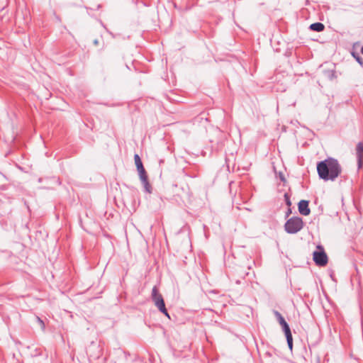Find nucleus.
I'll list each match as a JSON object with an SVG mask.
<instances>
[{"label": "nucleus", "mask_w": 363, "mask_h": 363, "mask_svg": "<svg viewBox=\"0 0 363 363\" xmlns=\"http://www.w3.org/2000/svg\"><path fill=\"white\" fill-rule=\"evenodd\" d=\"M134 160L137 169L144 167L141 159L138 154L134 155Z\"/></svg>", "instance_id": "nucleus-9"}, {"label": "nucleus", "mask_w": 363, "mask_h": 363, "mask_svg": "<svg viewBox=\"0 0 363 363\" xmlns=\"http://www.w3.org/2000/svg\"><path fill=\"white\" fill-rule=\"evenodd\" d=\"M278 322L281 325L283 331H285L286 330H288L290 328L289 324L286 323V321L285 320L284 317L282 318H279Z\"/></svg>", "instance_id": "nucleus-10"}, {"label": "nucleus", "mask_w": 363, "mask_h": 363, "mask_svg": "<svg viewBox=\"0 0 363 363\" xmlns=\"http://www.w3.org/2000/svg\"><path fill=\"white\" fill-rule=\"evenodd\" d=\"M328 262V258L323 247L319 245V266H325Z\"/></svg>", "instance_id": "nucleus-7"}, {"label": "nucleus", "mask_w": 363, "mask_h": 363, "mask_svg": "<svg viewBox=\"0 0 363 363\" xmlns=\"http://www.w3.org/2000/svg\"><path fill=\"white\" fill-rule=\"evenodd\" d=\"M353 56L357 59V56H356L354 53H353Z\"/></svg>", "instance_id": "nucleus-23"}, {"label": "nucleus", "mask_w": 363, "mask_h": 363, "mask_svg": "<svg viewBox=\"0 0 363 363\" xmlns=\"http://www.w3.org/2000/svg\"><path fill=\"white\" fill-rule=\"evenodd\" d=\"M298 211L301 215L308 216L310 213V208H308V201L301 200L298 204Z\"/></svg>", "instance_id": "nucleus-5"}, {"label": "nucleus", "mask_w": 363, "mask_h": 363, "mask_svg": "<svg viewBox=\"0 0 363 363\" xmlns=\"http://www.w3.org/2000/svg\"><path fill=\"white\" fill-rule=\"evenodd\" d=\"M140 179L144 186L145 190L147 193H151V186L148 182L147 175L144 167L137 169Z\"/></svg>", "instance_id": "nucleus-4"}, {"label": "nucleus", "mask_w": 363, "mask_h": 363, "mask_svg": "<svg viewBox=\"0 0 363 363\" xmlns=\"http://www.w3.org/2000/svg\"><path fill=\"white\" fill-rule=\"evenodd\" d=\"M356 155L358 162V167L361 168L362 165L363 160V143L359 142L356 147Z\"/></svg>", "instance_id": "nucleus-6"}, {"label": "nucleus", "mask_w": 363, "mask_h": 363, "mask_svg": "<svg viewBox=\"0 0 363 363\" xmlns=\"http://www.w3.org/2000/svg\"><path fill=\"white\" fill-rule=\"evenodd\" d=\"M324 29V25L321 23H319V32L323 30Z\"/></svg>", "instance_id": "nucleus-16"}, {"label": "nucleus", "mask_w": 363, "mask_h": 363, "mask_svg": "<svg viewBox=\"0 0 363 363\" xmlns=\"http://www.w3.org/2000/svg\"><path fill=\"white\" fill-rule=\"evenodd\" d=\"M313 259L316 265H318V245L316 246L315 250L313 251Z\"/></svg>", "instance_id": "nucleus-12"}, {"label": "nucleus", "mask_w": 363, "mask_h": 363, "mask_svg": "<svg viewBox=\"0 0 363 363\" xmlns=\"http://www.w3.org/2000/svg\"><path fill=\"white\" fill-rule=\"evenodd\" d=\"M291 213V210L289 209V211H287V215Z\"/></svg>", "instance_id": "nucleus-21"}, {"label": "nucleus", "mask_w": 363, "mask_h": 363, "mask_svg": "<svg viewBox=\"0 0 363 363\" xmlns=\"http://www.w3.org/2000/svg\"><path fill=\"white\" fill-rule=\"evenodd\" d=\"M37 320L39 323V324L40 325L41 328L43 329H44V328H45L44 322L39 317H37Z\"/></svg>", "instance_id": "nucleus-15"}, {"label": "nucleus", "mask_w": 363, "mask_h": 363, "mask_svg": "<svg viewBox=\"0 0 363 363\" xmlns=\"http://www.w3.org/2000/svg\"><path fill=\"white\" fill-rule=\"evenodd\" d=\"M94 44L95 45H97L99 44V40L95 39V40H94Z\"/></svg>", "instance_id": "nucleus-19"}, {"label": "nucleus", "mask_w": 363, "mask_h": 363, "mask_svg": "<svg viewBox=\"0 0 363 363\" xmlns=\"http://www.w3.org/2000/svg\"><path fill=\"white\" fill-rule=\"evenodd\" d=\"M284 201H285L286 204L289 207L291 206V199H290V196L287 193L284 194Z\"/></svg>", "instance_id": "nucleus-11"}, {"label": "nucleus", "mask_w": 363, "mask_h": 363, "mask_svg": "<svg viewBox=\"0 0 363 363\" xmlns=\"http://www.w3.org/2000/svg\"><path fill=\"white\" fill-rule=\"evenodd\" d=\"M357 61L361 65H363V62H362V59L357 56Z\"/></svg>", "instance_id": "nucleus-17"}, {"label": "nucleus", "mask_w": 363, "mask_h": 363, "mask_svg": "<svg viewBox=\"0 0 363 363\" xmlns=\"http://www.w3.org/2000/svg\"><path fill=\"white\" fill-rule=\"evenodd\" d=\"M361 52L363 54V46L362 47Z\"/></svg>", "instance_id": "nucleus-22"}, {"label": "nucleus", "mask_w": 363, "mask_h": 363, "mask_svg": "<svg viewBox=\"0 0 363 363\" xmlns=\"http://www.w3.org/2000/svg\"><path fill=\"white\" fill-rule=\"evenodd\" d=\"M274 313L277 320H279V318H283L281 314L279 311H274Z\"/></svg>", "instance_id": "nucleus-14"}, {"label": "nucleus", "mask_w": 363, "mask_h": 363, "mask_svg": "<svg viewBox=\"0 0 363 363\" xmlns=\"http://www.w3.org/2000/svg\"><path fill=\"white\" fill-rule=\"evenodd\" d=\"M291 213V210L289 209V211H287V215Z\"/></svg>", "instance_id": "nucleus-20"}, {"label": "nucleus", "mask_w": 363, "mask_h": 363, "mask_svg": "<svg viewBox=\"0 0 363 363\" xmlns=\"http://www.w3.org/2000/svg\"><path fill=\"white\" fill-rule=\"evenodd\" d=\"M284 333L286 338L288 347H289V350L291 351H292V349H293V337H292V334H291V329L289 328L288 330H286L285 331H284Z\"/></svg>", "instance_id": "nucleus-8"}, {"label": "nucleus", "mask_w": 363, "mask_h": 363, "mask_svg": "<svg viewBox=\"0 0 363 363\" xmlns=\"http://www.w3.org/2000/svg\"><path fill=\"white\" fill-rule=\"evenodd\" d=\"M303 226V220L299 217L289 218L284 225V229L289 234H294L300 231Z\"/></svg>", "instance_id": "nucleus-3"}, {"label": "nucleus", "mask_w": 363, "mask_h": 363, "mask_svg": "<svg viewBox=\"0 0 363 363\" xmlns=\"http://www.w3.org/2000/svg\"><path fill=\"white\" fill-rule=\"evenodd\" d=\"M318 162L316 163V169H318Z\"/></svg>", "instance_id": "nucleus-24"}, {"label": "nucleus", "mask_w": 363, "mask_h": 363, "mask_svg": "<svg viewBox=\"0 0 363 363\" xmlns=\"http://www.w3.org/2000/svg\"><path fill=\"white\" fill-rule=\"evenodd\" d=\"M151 298L155 303V306L158 308V310L170 319L169 315L165 306L164 298L162 294L159 293L158 289L155 286L152 288Z\"/></svg>", "instance_id": "nucleus-2"}, {"label": "nucleus", "mask_w": 363, "mask_h": 363, "mask_svg": "<svg viewBox=\"0 0 363 363\" xmlns=\"http://www.w3.org/2000/svg\"><path fill=\"white\" fill-rule=\"evenodd\" d=\"M309 28L311 30L318 32V22L312 23Z\"/></svg>", "instance_id": "nucleus-13"}, {"label": "nucleus", "mask_w": 363, "mask_h": 363, "mask_svg": "<svg viewBox=\"0 0 363 363\" xmlns=\"http://www.w3.org/2000/svg\"><path fill=\"white\" fill-rule=\"evenodd\" d=\"M341 172V166L334 158L329 157L319 162V178L325 181H335Z\"/></svg>", "instance_id": "nucleus-1"}, {"label": "nucleus", "mask_w": 363, "mask_h": 363, "mask_svg": "<svg viewBox=\"0 0 363 363\" xmlns=\"http://www.w3.org/2000/svg\"><path fill=\"white\" fill-rule=\"evenodd\" d=\"M279 179L282 181V182H284L285 181V178H284V176L282 173H279Z\"/></svg>", "instance_id": "nucleus-18"}]
</instances>
